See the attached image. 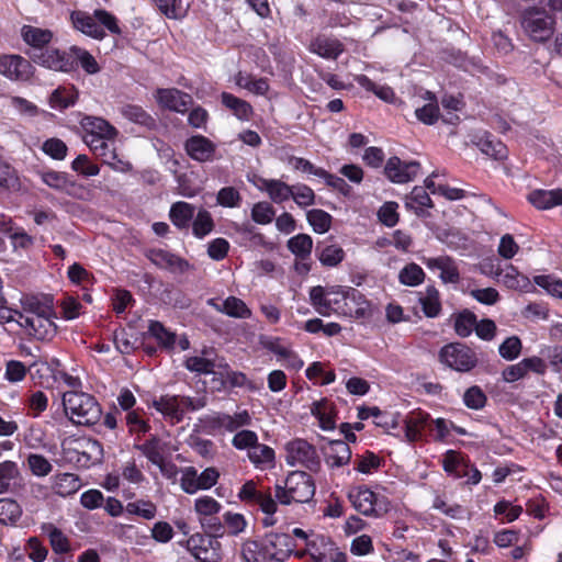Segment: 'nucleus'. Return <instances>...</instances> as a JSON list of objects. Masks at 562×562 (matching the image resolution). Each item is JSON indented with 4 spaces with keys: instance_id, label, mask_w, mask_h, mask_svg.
Returning <instances> with one entry per match:
<instances>
[{
    "instance_id": "54",
    "label": "nucleus",
    "mask_w": 562,
    "mask_h": 562,
    "mask_svg": "<svg viewBox=\"0 0 562 562\" xmlns=\"http://www.w3.org/2000/svg\"><path fill=\"white\" fill-rule=\"evenodd\" d=\"M496 274L502 277V281L509 289H521L525 288L528 283V279L524 276H520L518 270L513 265H509L504 272L497 271Z\"/></svg>"
},
{
    "instance_id": "36",
    "label": "nucleus",
    "mask_w": 562,
    "mask_h": 562,
    "mask_svg": "<svg viewBox=\"0 0 562 562\" xmlns=\"http://www.w3.org/2000/svg\"><path fill=\"white\" fill-rule=\"evenodd\" d=\"M89 148L94 153V155L100 157L104 164L115 166L116 162H121L115 153L114 139H90Z\"/></svg>"
},
{
    "instance_id": "38",
    "label": "nucleus",
    "mask_w": 562,
    "mask_h": 562,
    "mask_svg": "<svg viewBox=\"0 0 562 562\" xmlns=\"http://www.w3.org/2000/svg\"><path fill=\"white\" fill-rule=\"evenodd\" d=\"M80 488V480L74 473H60L54 479V490L56 494L66 497L76 493Z\"/></svg>"
},
{
    "instance_id": "2",
    "label": "nucleus",
    "mask_w": 562,
    "mask_h": 562,
    "mask_svg": "<svg viewBox=\"0 0 562 562\" xmlns=\"http://www.w3.org/2000/svg\"><path fill=\"white\" fill-rule=\"evenodd\" d=\"M18 325L37 340H49L57 333L56 313L50 296L23 295Z\"/></svg>"
},
{
    "instance_id": "64",
    "label": "nucleus",
    "mask_w": 562,
    "mask_h": 562,
    "mask_svg": "<svg viewBox=\"0 0 562 562\" xmlns=\"http://www.w3.org/2000/svg\"><path fill=\"white\" fill-rule=\"evenodd\" d=\"M533 281L552 296L562 300V281L551 276H536Z\"/></svg>"
},
{
    "instance_id": "26",
    "label": "nucleus",
    "mask_w": 562,
    "mask_h": 562,
    "mask_svg": "<svg viewBox=\"0 0 562 562\" xmlns=\"http://www.w3.org/2000/svg\"><path fill=\"white\" fill-rule=\"evenodd\" d=\"M139 450L153 464L157 465L161 472H165L166 462L164 459V448L158 437L153 436L142 445H136Z\"/></svg>"
},
{
    "instance_id": "15",
    "label": "nucleus",
    "mask_w": 562,
    "mask_h": 562,
    "mask_svg": "<svg viewBox=\"0 0 562 562\" xmlns=\"http://www.w3.org/2000/svg\"><path fill=\"white\" fill-rule=\"evenodd\" d=\"M262 542L273 562H284L294 550L292 537L288 533L270 532L265 536Z\"/></svg>"
},
{
    "instance_id": "5",
    "label": "nucleus",
    "mask_w": 562,
    "mask_h": 562,
    "mask_svg": "<svg viewBox=\"0 0 562 562\" xmlns=\"http://www.w3.org/2000/svg\"><path fill=\"white\" fill-rule=\"evenodd\" d=\"M61 451L65 459L80 468H89L102 460V445L92 438L70 436L63 440Z\"/></svg>"
},
{
    "instance_id": "11",
    "label": "nucleus",
    "mask_w": 562,
    "mask_h": 562,
    "mask_svg": "<svg viewBox=\"0 0 562 562\" xmlns=\"http://www.w3.org/2000/svg\"><path fill=\"white\" fill-rule=\"evenodd\" d=\"M29 57L37 65L54 71L69 72L76 68L70 52L46 47L43 50L29 52Z\"/></svg>"
},
{
    "instance_id": "39",
    "label": "nucleus",
    "mask_w": 562,
    "mask_h": 562,
    "mask_svg": "<svg viewBox=\"0 0 562 562\" xmlns=\"http://www.w3.org/2000/svg\"><path fill=\"white\" fill-rule=\"evenodd\" d=\"M425 100H427L428 103L420 108H417L415 110V114L418 121L427 125H432L437 122L439 117V108L437 104V99L434 93L427 91L425 93Z\"/></svg>"
},
{
    "instance_id": "9",
    "label": "nucleus",
    "mask_w": 562,
    "mask_h": 562,
    "mask_svg": "<svg viewBox=\"0 0 562 562\" xmlns=\"http://www.w3.org/2000/svg\"><path fill=\"white\" fill-rule=\"evenodd\" d=\"M440 361L458 372H469L477 364L475 352L461 342L443 346L439 352Z\"/></svg>"
},
{
    "instance_id": "56",
    "label": "nucleus",
    "mask_w": 562,
    "mask_h": 562,
    "mask_svg": "<svg viewBox=\"0 0 562 562\" xmlns=\"http://www.w3.org/2000/svg\"><path fill=\"white\" fill-rule=\"evenodd\" d=\"M184 366L189 371L199 374H210L214 371L215 368V363L213 360L200 356L187 358Z\"/></svg>"
},
{
    "instance_id": "21",
    "label": "nucleus",
    "mask_w": 562,
    "mask_h": 562,
    "mask_svg": "<svg viewBox=\"0 0 562 562\" xmlns=\"http://www.w3.org/2000/svg\"><path fill=\"white\" fill-rule=\"evenodd\" d=\"M429 269H437L440 271V279L445 283H458L460 281V273L456 261L448 256H439L428 258L425 260Z\"/></svg>"
},
{
    "instance_id": "45",
    "label": "nucleus",
    "mask_w": 562,
    "mask_h": 562,
    "mask_svg": "<svg viewBox=\"0 0 562 562\" xmlns=\"http://www.w3.org/2000/svg\"><path fill=\"white\" fill-rule=\"evenodd\" d=\"M214 228V222L209 211L200 210L192 222L193 235L198 238H203L209 235Z\"/></svg>"
},
{
    "instance_id": "14",
    "label": "nucleus",
    "mask_w": 562,
    "mask_h": 562,
    "mask_svg": "<svg viewBox=\"0 0 562 562\" xmlns=\"http://www.w3.org/2000/svg\"><path fill=\"white\" fill-rule=\"evenodd\" d=\"M419 170L418 161H403L397 156L390 157L384 166L386 178L394 183H406L414 180Z\"/></svg>"
},
{
    "instance_id": "30",
    "label": "nucleus",
    "mask_w": 562,
    "mask_h": 562,
    "mask_svg": "<svg viewBox=\"0 0 562 562\" xmlns=\"http://www.w3.org/2000/svg\"><path fill=\"white\" fill-rule=\"evenodd\" d=\"M195 213V207L183 201H178L173 203L170 207L169 217L172 224L180 228H188L190 222L193 220Z\"/></svg>"
},
{
    "instance_id": "49",
    "label": "nucleus",
    "mask_w": 562,
    "mask_h": 562,
    "mask_svg": "<svg viewBox=\"0 0 562 562\" xmlns=\"http://www.w3.org/2000/svg\"><path fill=\"white\" fill-rule=\"evenodd\" d=\"M405 206L418 214V207H432V201L423 187H415L405 199Z\"/></svg>"
},
{
    "instance_id": "44",
    "label": "nucleus",
    "mask_w": 562,
    "mask_h": 562,
    "mask_svg": "<svg viewBox=\"0 0 562 562\" xmlns=\"http://www.w3.org/2000/svg\"><path fill=\"white\" fill-rule=\"evenodd\" d=\"M77 94L72 88H57L49 98V104L53 109L64 110L74 105Z\"/></svg>"
},
{
    "instance_id": "1",
    "label": "nucleus",
    "mask_w": 562,
    "mask_h": 562,
    "mask_svg": "<svg viewBox=\"0 0 562 562\" xmlns=\"http://www.w3.org/2000/svg\"><path fill=\"white\" fill-rule=\"evenodd\" d=\"M310 301L315 311L323 316L336 314L360 319L370 315L369 301L351 286H313L310 290Z\"/></svg>"
},
{
    "instance_id": "20",
    "label": "nucleus",
    "mask_w": 562,
    "mask_h": 562,
    "mask_svg": "<svg viewBox=\"0 0 562 562\" xmlns=\"http://www.w3.org/2000/svg\"><path fill=\"white\" fill-rule=\"evenodd\" d=\"M23 41L31 47L30 52L43 50L55 37L53 31L33 25H23L21 29Z\"/></svg>"
},
{
    "instance_id": "59",
    "label": "nucleus",
    "mask_w": 562,
    "mask_h": 562,
    "mask_svg": "<svg viewBox=\"0 0 562 562\" xmlns=\"http://www.w3.org/2000/svg\"><path fill=\"white\" fill-rule=\"evenodd\" d=\"M274 214V209L268 202H258L251 209V218L260 225L271 223Z\"/></svg>"
},
{
    "instance_id": "40",
    "label": "nucleus",
    "mask_w": 562,
    "mask_h": 562,
    "mask_svg": "<svg viewBox=\"0 0 562 562\" xmlns=\"http://www.w3.org/2000/svg\"><path fill=\"white\" fill-rule=\"evenodd\" d=\"M288 248L296 258L306 260L312 252L313 239L307 234H297L288 240Z\"/></svg>"
},
{
    "instance_id": "58",
    "label": "nucleus",
    "mask_w": 562,
    "mask_h": 562,
    "mask_svg": "<svg viewBox=\"0 0 562 562\" xmlns=\"http://www.w3.org/2000/svg\"><path fill=\"white\" fill-rule=\"evenodd\" d=\"M476 317L469 311L460 313L454 322V330L460 337H468L475 327Z\"/></svg>"
},
{
    "instance_id": "60",
    "label": "nucleus",
    "mask_w": 562,
    "mask_h": 562,
    "mask_svg": "<svg viewBox=\"0 0 562 562\" xmlns=\"http://www.w3.org/2000/svg\"><path fill=\"white\" fill-rule=\"evenodd\" d=\"M27 464L31 472L36 476H46L52 472L50 462L42 454L31 453L27 457Z\"/></svg>"
},
{
    "instance_id": "53",
    "label": "nucleus",
    "mask_w": 562,
    "mask_h": 562,
    "mask_svg": "<svg viewBox=\"0 0 562 562\" xmlns=\"http://www.w3.org/2000/svg\"><path fill=\"white\" fill-rule=\"evenodd\" d=\"M70 54L80 63L86 72L90 75L99 72L100 67L95 58L88 50L78 46H71Z\"/></svg>"
},
{
    "instance_id": "6",
    "label": "nucleus",
    "mask_w": 562,
    "mask_h": 562,
    "mask_svg": "<svg viewBox=\"0 0 562 562\" xmlns=\"http://www.w3.org/2000/svg\"><path fill=\"white\" fill-rule=\"evenodd\" d=\"M315 494V485L312 477L303 471L291 472L284 485L277 484L274 497L282 505L292 503H307Z\"/></svg>"
},
{
    "instance_id": "37",
    "label": "nucleus",
    "mask_w": 562,
    "mask_h": 562,
    "mask_svg": "<svg viewBox=\"0 0 562 562\" xmlns=\"http://www.w3.org/2000/svg\"><path fill=\"white\" fill-rule=\"evenodd\" d=\"M120 112L125 119L135 124L147 128H153L156 125L155 119L139 105L126 104L120 109Z\"/></svg>"
},
{
    "instance_id": "42",
    "label": "nucleus",
    "mask_w": 562,
    "mask_h": 562,
    "mask_svg": "<svg viewBox=\"0 0 562 562\" xmlns=\"http://www.w3.org/2000/svg\"><path fill=\"white\" fill-rule=\"evenodd\" d=\"M308 224L313 227V231L317 234H325L330 229L331 215L323 210L313 209L306 213Z\"/></svg>"
},
{
    "instance_id": "24",
    "label": "nucleus",
    "mask_w": 562,
    "mask_h": 562,
    "mask_svg": "<svg viewBox=\"0 0 562 562\" xmlns=\"http://www.w3.org/2000/svg\"><path fill=\"white\" fill-rule=\"evenodd\" d=\"M528 201L538 210H550L562 205V189L535 190L528 195Z\"/></svg>"
},
{
    "instance_id": "46",
    "label": "nucleus",
    "mask_w": 562,
    "mask_h": 562,
    "mask_svg": "<svg viewBox=\"0 0 562 562\" xmlns=\"http://www.w3.org/2000/svg\"><path fill=\"white\" fill-rule=\"evenodd\" d=\"M425 272L417 263L406 265L398 273V280L407 286H417L424 282Z\"/></svg>"
},
{
    "instance_id": "8",
    "label": "nucleus",
    "mask_w": 562,
    "mask_h": 562,
    "mask_svg": "<svg viewBox=\"0 0 562 562\" xmlns=\"http://www.w3.org/2000/svg\"><path fill=\"white\" fill-rule=\"evenodd\" d=\"M348 498L353 508L364 516L381 517L386 514L391 507L385 496L375 494L366 486L350 488Z\"/></svg>"
},
{
    "instance_id": "31",
    "label": "nucleus",
    "mask_w": 562,
    "mask_h": 562,
    "mask_svg": "<svg viewBox=\"0 0 562 562\" xmlns=\"http://www.w3.org/2000/svg\"><path fill=\"white\" fill-rule=\"evenodd\" d=\"M244 562H273L261 541L248 539L243 542L240 550Z\"/></svg>"
},
{
    "instance_id": "52",
    "label": "nucleus",
    "mask_w": 562,
    "mask_h": 562,
    "mask_svg": "<svg viewBox=\"0 0 562 562\" xmlns=\"http://www.w3.org/2000/svg\"><path fill=\"white\" fill-rule=\"evenodd\" d=\"M306 546L315 562H327V547H330V539L324 536H316L307 540Z\"/></svg>"
},
{
    "instance_id": "29",
    "label": "nucleus",
    "mask_w": 562,
    "mask_h": 562,
    "mask_svg": "<svg viewBox=\"0 0 562 562\" xmlns=\"http://www.w3.org/2000/svg\"><path fill=\"white\" fill-rule=\"evenodd\" d=\"M38 177L47 187L68 194H74L72 189L76 188V183L70 181L65 172L44 170L38 172Z\"/></svg>"
},
{
    "instance_id": "23",
    "label": "nucleus",
    "mask_w": 562,
    "mask_h": 562,
    "mask_svg": "<svg viewBox=\"0 0 562 562\" xmlns=\"http://www.w3.org/2000/svg\"><path fill=\"white\" fill-rule=\"evenodd\" d=\"M209 305L215 308L217 312L223 313L234 318H249L251 317V311L246 303L236 297L228 296L222 303L215 302L214 299L209 300Z\"/></svg>"
},
{
    "instance_id": "12",
    "label": "nucleus",
    "mask_w": 562,
    "mask_h": 562,
    "mask_svg": "<svg viewBox=\"0 0 562 562\" xmlns=\"http://www.w3.org/2000/svg\"><path fill=\"white\" fill-rule=\"evenodd\" d=\"M187 549L200 562H217L221 558L220 542L210 536L192 535L187 540Z\"/></svg>"
},
{
    "instance_id": "18",
    "label": "nucleus",
    "mask_w": 562,
    "mask_h": 562,
    "mask_svg": "<svg viewBox=\"0 0 562 562\" xmlns=\"http://www.w3.org/2000/svg\"><path fill=\"white\" fill-rule=\"evenodd\" d=\"M30 60L20 55H3L0 57V74L11 80H27L32 75Z\"/></svg>"
},
{
    "instance_id": "17",
    "label": "nucleus",
    "mask_w": 562,
    "mask_h": 562,
    "mask_svg": "<svg viewBox=\"0 0 562 562\" xmlns=\"http://www.w3.org/2000/svg\"><path fill=\"white\" fill-rule=\"evenodd\" d=\"M156 99L162 108L181 114L186 113L193 103V99L189 93L176 88L158 89Z\"/></svg>"
},
{
    "instance_id": "35",
    "label": "nucleus",
    "mask_w": 562,
    "mask_h": 562,
    "mask_svg": "<svg viewBox=\"0 0 562 562\" xmlns=\"http://www.w3.org/2000/svg\"><path fill=\"white\" fill-rule=\"evenodd\" d=\"M419 294V303L424 314L430 318L437 317L441 311L438 290L435 286L429 285L426 288L425 292H420Z\"/></svg>"
},
{
    "instance_id": "55",
    "label": "nucleus",
    "mask_w": 562,
    "mask_h": 562,
    "mask_svg": "<svg viewBox=\"0 0 562 562\" xmlns=\"http://www.w3.org/2000/svg\"><path fill=\"white\" fill-rule=\"evenodd\" d=\"M258 442V435L248 429H241L237 431L233 439L232 446L236 450H246L247 452Z\"/></svg>"
},
{
    "instance_id": "19",
    "label": "nucleus",
    "mask_w": 562,
    "mask_h": 562,
    "mask_svg": "<svg viewBox=\"0 0 562 562\" xmlns=\"http://www.w3.org/2000/svg\"><path fill=\"white\" fill-rule=\"evenodd\" d=\"M188 156L199 162H207L214 159L216 145L203 135H194L184 143Z\"/></svg>"
},
{
    "instance_id": "48",
    "label": "nucleus",
    "mask_w": 562,
    "mask_h": 562,
    "mask_svg": "<svg viewBox=\"0 0 562 562\" xmlns=\"http://www.w3.org/2000/svg\"><path fill=\"white\" fill-rule=\"evenodd\" d=\"M154 2L158 10L168 19L179 20L187 13L182 0H154Z\"/></svg>"
},
{
    "instance_id": "57",
    "label": "nucleus",
    "mask_w": 562,
    "mask_h": 562,
    "mask_svg": "<svg viewBox=\"0 0 562 562\" xmlns=\"http://www.w3.org/2000/svg\"><path fill=\"white\" fill-rule=\"evenodd\" d=\"M291 198L300 207H307L315 203V193L306 184L299 183L293 186Z\"/></svg>"
},
{
    "instance_id": "25",
    "label": "nucleus",
    "mask_w": 562,
    "mask_h": 562,
    "mask_svg": "<svg viewBox=\"0 0 562 562\" xmlns=\"http://www.w3.org/2000/svg\"><path fill=\"white\" fill-rule=\"evenodd\" d=\"M215 423L220 428L236 434L244 427H247L251 424V416L246 409L237 412L234 415L218 414L215 418Z\"/></svg>"
},
{
    "instance_id": "4",
    "label": "nucleus",
    "mask_w": 562,
    "mask_h": 562,
    "mask_svg": "<svg viewBox=\"0 0 562 562\" xmlns=\"http://www.w3.org/2000/svg\"><path fill=\"white\" fill-rule=\"evenodd\" d=\"M66 415L77 425L91 426L102 415L101 406L93 395L81 391H67L63 394Z\"/></svg>"
},
{
    "instance_id": "32",
    "label": "nucleus",
    "mask_w": 562,
    "mask_h": 562,
    "mask_svg": "<svg viewBox=\"0 0 562 562\" xmlns=\"http://www.w3.org/2000/svg\"><path fill=\"white\" fill-rule=\"evenodd\" d=\"M153 406L164 416L180 422L182 419V409L178 395H162L153 402Z\"/></svg>"
},
{
    "instance_id": "33",
    "label": "nucleus",
    "mask_w": 562,
    "mask_h": 562,
    "mask_svg": "<svg viewBox=\"0 0 562 562\" xmlns=\"http://www.w3.org/2000/svg\"><path fill=\"white\" fill-rule=\"evenodd\" d=\"M430 416L423 412L412 413L405 420V437L409 442L422 438V431L427 426Z\"/></svg>"
},
{
    "instance_id": "51",
    "label": "nucleus",
    "mask_w": 562,
    "mask_h": 562,
    "mask_svg": "<svg viewBox=\"0 0 562 562\" xmlns=\"http://www.w3.org/2000/svg\"><path fill=\"white\" fill-rule=\"evenodd\" d=\"M479 146L482 153L494 159L502 160L507 157L506 146L501 140L494 139L491 136L481 138Z\"/></svg>"
},
{
    "instance_id": "63",
    "label": "nucleus",
    "mask_w": 562,
    "mask_h": 562,
    "mask_svg": "<svg viewBox=\"0 0 562 562\" xmlns=\"http://www.w3.org/2000/svg\"><path fill=\"white\" fill-rule=\"evenodd\" d=\"M216 201L224 207H238L241 203V195L234 187H225L218 191Z\"/></svg>"
},
{
    "instance_id": "47",
    "label": "nucleus",
    "mask_w": 562,
    "mask_h": 562,
    "mask_svg": "<svg viewBox=\"0 0 562 562\" xmlns=\"http://www.w3.org/2000/svg\"><path fill=\"white\" fill-rule=\"evenodd\" d=\"M20 476L18 464L13 461H3L0 463V494L7 493L12 482Z\"/></svg>"
},
{
    "instance_id": "13",
    "label": "nucleus",
    "mask_w": 562,
    "mask_h": 562,
    "mask_svg": "<svg viewBox=\"0 0 562 562\" xmlns=\"http://www.w3.org/2000/svg\"><path fill=\"white\" fill-rule=\"evenodd\" d=\"M79 124L83 132V142L88 146L90 139H114L117 135L116 128L103 117L83 115L80 119Z\"/></svg>"
},
{
    "instance_id": "28",
    "label": "nucleus",
    "mask_w": 562,
    "mask_h": 562,
    "mask_svg": "<svg viewBox=\"0 0 562 562\" xmlns=\"http://www.w3.org/2000/svg\"><path fill=\"white\" fill-rule=\"evenodd\" d=\"M249 461L258 469H271L274 467V450L259 441L247 452Z\"/></svg>"
},
{
    "instance_id": "7",
    "label": "nucleus",
    "mask_w": 562,
    "mask_h": 562,
    "mask_svg": "<svg viewBox=\"0 0 562 562\" xmlns=\"http://www.w3.org/2000/svg\"><path fill=\"white\" fill-rule=\"evenodd\" d=\"M519 22L525 34L538 43L550 40L557 24L555 18L541 7H528L522 10Z\"/></svg>"
},
{
    "instance_id": "41",
    "label": "nucleus",
    "mask_w": 562,
    "mask_h": 562,
    "mask_svg": "<svg viewBox=\"0 0 562 562\" xmlns=\"http://www.w3.org/2000/svg\"><path fill=\"white\" fill-rule=\"evenodd\" d=\"M22 507L12 498H0V524L15 525L22 516Z\"/></svg>"
},
{
    "instance_id": "16",
    "label": "nucleus",
    "mask_w": 562,
    "mask_h": 562,
    "mask_svg": "<svg viewBox=\"0 0 562 562\" xmlns=\"http://www.w3.org/2000/svg\"><path fill=\"white\" fill-rule=\"evenodd\" d=\"M146 257L159 269L171 273L182 274L192 268L188 260L165 249H149Z\"/></svg>"
},
{
    "instance_id": "10",
    "label": "nucleus",
    "mask_w": 562,
    "mask_h": 562,
    "mask_svg": "<svg viewBox=\"0 0 562 562\" xmlns=\"http://www.w3.org/2000/svg\"><path fill=\"white\" fill-rule=\"evenodd\" d=\"M285 461L290 467H303L310 471L319 468V459L315 448L304 439H294L285 445Z\"/></svg>"
},
{
    "instance_id": "43",
    "label": "nucleus",
    "mask_w": 562,
    "mask_h": 562,
    "mask_svg": "<svg viewBox=\"0 0 562 562\" xmlns=\"http://www.w3.org/2000/svg\"><path fill=\"white\" fill-rule=\"evenodd\" d=\"M357 83L367 91L373 92L378 98L383 101L392 102L394 99V91L387 86H378L366 75H358L355 79Z\"/></svg>"
},
{
    "instance_id": "50",
    "label": "nucleus",
    "mask_w": 562,
    "mask_h": 562,
    "mask_svg": "<svg viewBox=\"0 0 562 562\" xmlns=\"http://www.w3.org/2000/svg\"><path fill=\"white\" fill-rule=\"evenodd\" d=\"M44 530L48 535L50 546L55 553L63 554L70 550L68 538L63 533L60 529L49 524L44 526Z\"/></svg>"
},
{
    "instance_id": "3",
    "label": "nucleus",
    "mask_w": 562,
    "mask_h": 562,
    "mask_svg": "<svg viewBox=\"0 0 562 562\" xmlns=\"http://www.w3.org/2000/svg\"><path fill=\"white\" fill-rule=\"evenodd\" d=\"M70 22L75 30L98 41L106 36L104 29L112 34H121L116 18L103 9L94 10L93 14L75 10L70 13Z\"/></svg>"
},
{
    "instance_id": "22",
    "label": "nucleus",
    "mask_w": 562,
    "mask_h": 562,
    "mask_svg": "<svg viewBox=\"0 0 562 562\" xmlns=\"http://www.w3.org/2000/svg\"><path fill=\"white\" fill-rule=\"evenodd\" d=\"M326 463L331 468L347 464L351 458V450L346 441L330 440L324 448Z\"/></svg>"
},
{
    "instance_id": "62",
    "label": "nucleus",
    "mask_w": 562,
    "mask_h": 562,
    "mask_svg": "<svg viewBox=\"0 0 562 562\" xmlns=\"http://www.w3.org/2000/svg\"><path fill=\"white\" fill-rule=\"evenodd\" d=\"M43 151L56 160L65 159L67 155V145L59 138H49L43 143Z\"/></svg>"
},
{
    "instance_id": "61",
    "label": "nucleus",
    "mask_w": 562,
    "mask_h": 562,
    "mask_svg": "<svg viewBox=\"0 0 562 562\" xmlns=\"http://www.w3.org/2000/svg\"><path fill=\"white\" fill-rule=\"evenodd\" d=\"M463 403L471 409H481L485 406L486 395L481 387L474 385L465 391L463 395Z\"/></svg>"
},
{
    "instance_id": "27",
    "label": "nucleus",
    "mask_w": 562,
    "mask_h": 562,
    "mask_svg": "<svg viewBox=\"0 0 562 562\" xmlns=\"http://www.w3.org/2000/svg\"><path fill=\"white\" fill-rule=\"evenodd\" d=\"M311 49L323 58L336 59L342 53L344 46L337 38L319 36L312 42Z\"/></svg>"
},
{
    "instance_id": "34",
    "label": "nucleus",
    "mask_w": 562,
    "mask_h": 562,
    "mask_svg": "<svg viewBox=\"0 0 562 562\" xmlns=\"http://www.w3.org/2000/svg\"><path fill=\"white\" fill-rule=\"evenodd\" d=\"M221 101L224 106L229 109L234 115L241 121H248L252 115V106L250 103L232 93L222 92Z\"/></svg>"
}]
</instances>
